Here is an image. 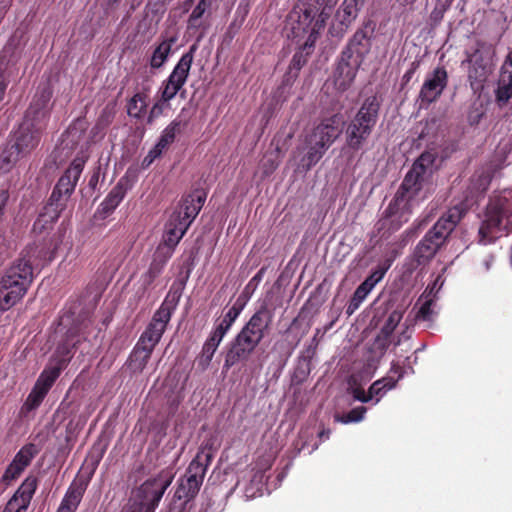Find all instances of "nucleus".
<instances>
[{
  "label": "nucleus",
  "mask_w": 512,
  "mask_h": 512,
  "mask_svg": "<svg viewBox=\"0 0 512 512\" xmlns=\"http://www.w3.org/2000/svg\"><path fill=\"white\" fill-rule=\"evenodd\" d=\"M57 243L44 237L27 245L0 280V311L15 306L27 293L40 269L55 257Z\"/></svg>",
  "instance_id": "1"
},
{
  "label": "nucleus",
  "mask_w": 512,
  "mask_h": 512,
  "mask_svg": "<svg viewBox=\"0 0 512 512\" xmlns=\"http://www.w3.org/2000/svg\"><path fill=\"white\" fill-rule=\"evenodd\" d=\"M436 159V152L424 151L413 163L395 196L385 209L384 218L391 219V223L395 224L397 228L409 221L413 202L430 177Z\"/></svg>",
  "instance_id": "2"
},
{
  "label": "nucleus",
  "mask_w": 512,
  "mask_h": 512,
  "mask_svg": "<svg viewBox=\"0 0 512 512\" xmlns=\"http://www.w3.org/2000/svg\"><path fill=\"white\" fill-rule=\"evenodd\" d=\"M273 316V311L266 303H262L256 309L237 335L228 343L224 355L223 372H228L236 364L249 359L269 333Z\"/></svg>",
  "instance_id": "3"
},
{
  "label": "nucleus",
  "mask_w": 512,
  "mask_h": 512,
  "mask_svg": "<svg viewBox=\"0 0 512 512\" xmlns=\"http://www.w3.org/2000/svg\"><path fill=\"white\" fill-rule=\"evenodd\" d=\"M206 195L200 191H194L182 197L179 205L170 215L163 234L162 242L155 251H160L163 255L173 256L176 246L186 234L190 225L202 209Z\"/></svg>",
  "instance_id": "4"
},
{
  "label": "nucleus",
  "mask_w": 512,
  "mask_h": 512,
  "mask_svg": "<svg viewBox=\"0 0 512 512\" xmlns=\"http://www.w3.org/2000/svg\"><path fill=\"white\" fill-rule=\"evenodd\" d=\"M467 211L464 203L449 208L426 232L413 251V260L417 266L425 265L434 258Z\"/></svg>",
  "instance_id": "5"
},
{
  "label": "nucleus",
  "mask_w": 512,
  "mask_h": 512,
  "mask_svg": "<svg viewBox=\"0 0 512 512\" xmlns=\"http://www.w3.org/2000/svg\"><path fill=\"white\" fill-rule=\"evenodd\" d=\"M30 113L27 111L23 122L11 135L1 153L0 169L4 172H9L21 159L29 156L40 142L42 126L30 119Z\"/></svg>",
  "instance_id": "6"
},
{
  "label": "nucleus",
  "mask_w": 512,
  "mask_h": 512,
  "mask_svg": "<svg viewBox=\"0 0 512 512\" xmlns=\"http://www.w3.org/2000/svg\"><path fill=\"white\" fill-rule=\"evenodd\" d=\"M381 101L377 95L366 97L345 129L347 147L353 152L361 150L368 142L378 122Z\"/></svg>",
  "instance_id": "7"
},
{
  "label": "nucleus",
  "mask_w": 512,
  "mask_h": 512,
  "mask_svg": "<svg viewBox=\"0 0 512 512\" xmlns=\"http://www.w3.org/2000/svg\"><path fill=\"white\" fill-rule=\"evenodd\" d=\"M344 117L335 113L321 119L312 132L306 137L308 151L304 157L307 169L316 165L323 157L328 148L342 134L344 128Z\"/></svg>",
  "instance_id": "8"
},
{
  "label": "nucleus",
  "mask_w": 512,
  "mask_h": 512,
  "mask_svg": "<svg viewBox=\"0 0 512 512\" xmlns=\"http://www.w3.org/2000/svg\"><path fill=\"white\" fill-rule=\"evenodd\" d=\"M184 285L185 282L183 281L181 282L179 289L174 290V285L171 287V290L165 300L154 312L150 322L141 333L137 344L154 351L166 331L167 325L171 320L172 313L180 300Z\"/></svg>",
  "instance_id": "9"
},
{
  "label": "nucleus",
  "mask_w": 512,
  "mask_h": 512,
  "mask_svg": "<svg viewBox=\"0 0 512 512\" xmlns=\"http://www.w3.org/2000/svg\"><path fill=\"white\" fill-rule=\"evenodd\" d=\"M512 223V200L498 195L490 198L485 218L478 231L479 243L487 245L499 237V233L508 229Z\"/></svg>",
  "instance_id": "10"
},
{
  "label": "nucleus",
  "mask_w": 512,
  "mask_h": 512,
  "mask_svg": "<svg viewBox=\"0 0 512 512\" xmlns=\"http://www.w3.org/2000/svg\"><path fill=\"white\" fill-rule=\"evenodd\" d=\"M314 21H305L304 23L293 22L288 14L286 27L290 29L293 40L299 45V50L295 52L289 64V73L295 71V76L300 69L307 63L308 57L314 50L315 43L325 27H317Z\"/></svg>",
  "instance_id": "11"
},
{
  "label": "nucleus",
  "mask_w": 512,
  "mask_h": 512,
  "mask_svg": "<svg viewBox=\"0 0 512 512\" xmlns=\"http://www.w3.org/2000/svg\"><path fill=\"white\" fill-rule=\"evenodd\" d=\"M214 454L211 448H201L190 462L185 474L179 478L174 498L184 503L194 499L203 483L207 467L211 464Z\"/></svg>",
  "instance_id": "12"
},
{
  "label": "nucleus",
  "mask_w": 512,
  "mask_h": 512,
  "mask_svg": "<svg viewBox=\"0 0 512 512\" xmlns=\"http://www.w3.org/2000/svg\"><path fill=\"white\" fill-rule=\"evenodd\" d=\"M85 163L86 158L80 156L75 157L60 176L48 199L55 207L64 210L67 208L68 201L75 191Z\"/></svg>",
  "instance_id": "13"
},
{
  "label": "nucleus",
  "mask_w": 512,
  "mask_h": 512,
  "mask_svg": "<svg viewBox=\"0 0 512 512\" xmlns=\"http://www.w3.org/2000/svg\"><path fill=\"white\" fill-rule=\"evenodd\" d=\"M338 0H298L289 12L290 19L304 23L314 21L317 27H325Z\"/></svg>",
  "instance_id": "14"
},
{
  "label": "nucleus",
  "mask_w": 512,
  "mask_h": 512,
  "mask_svg": "<svg viewBox=\"0 0 512 512\" xmlns=\"http://www.w3.org/2000/svg\"><path fill=\"white\" fill-rule=\"evenodd\" d=\"M100 459L101 456H97L95 459L92 460L90 464V470L86 476L78 474L75 477V479L71 482L60 503V506L58 508L59 511L76 512L83 498V495L89 485V482L92 479V476L94 475L99 465Z\"/></svg>",
  "instance_id": "15"
},
{
  "label": "nucleus",
  "mask_w": 512,
  "mask_h": 512,
  "mask_svg": "<svg viewBox=\"0 0 512 512\" xmlns=\"http://www.w3.org/2000/svg\"><path fill=\"white\" fill-rule=\"evenodd\" d=\"M203 37V34H201L198 38L196 43L192 44L189 47V50L184 53L175 67L173 68L172 72L166 79V82L171 85L174 89V91L178 94L180 93L181 97H185V90H183L184 85L187 82V79L190 74V69L193 63L194 54L196 53L198 49V42Z\"/></svg>",
  "instance_id": "16"
},
{
  "label": "nucleus",
  "mask_w": 512,
  "mask_h": 512,
  "mask_svg": "<svg viewBox=\"0 0 512 512\" xmlns=\"http://www.w3.org/2000/svg\"><path fill=\"white\" fill-rule=\"evenodd\" d=\"M448 85V73L444 66L436 67L426 79L419 92L422 104L429 105L438 100Z\"/></svg>",
  "instance_id": "17"
},
{
  "label": "nucleus",
  "mask_w": 512,
  "mask_h": 512,
  "mask_svg": "<svg viewBox=\"0 0 512 512\" xmlns=\"http://www.w3.org/2000/svg\"><path fill=\"white\" fill-rule=\"evenodd\" d=\"M172 482V478L164 479L161 476L146 480L139 488L141 504L146 512H154L159 505L166 489Z\"/></svg>",
  "instance_id": "18"
},
{
  "label": "nucleus",
  "mask_w": 512,
  "mask_h": 512,
  "mask_svg": "<svg viewBox=\"0 0 512 512\" xmlns=\"http://www.w3.org/2000/svg\"><path fill=\"white\" fill-rule=\"evenodd\" d=\"M374 30V24L371 21H367L357 29L342 51L348 52L350 56H354L355 59L363 62L366 56L370 53Z\"/></svg>",
  "instance_id": "19"
},
{
  "label": "nucleus",
  "mask_w": 512,
  "mask_h": 512,
  "mask_svg": "<svg viewBox=\"0 0 512 512\" xmlns=\"http://www.w3.org/2000/svg\"><path fill=\"white\" fill-rule=\"evenodd\" d=\"M362 63L348 52H341L334 73V84L338 90L346 91L351 86Z\"/></svg>",
  "instance_id": "20"
},
{
  "label": "nucleus",
  "mask_w": 512,
  "mask_h": 512,
  "mask_svg": "<svg viewBox=\"0 0 512 512\" xmlns=\"http://www.w3.org/2000/svg\"><path fill=\"white\" fill-rule=\"evenodd\" d=\"M486 48L484 42L478 41L477 48L468 55L467 62L470 64L468 70V78L471 85L474 83H482L486 80L489 69L488 62L484 59L483 50Z\"/></svg>",
  "instance_id": "21"
},
{
  "label": "nucleus",
  "mask_w": 512,
  "mask_h": 512,
  "mask_svg": "<svg viewBox=\"0 0 512 512\" xmlns=\"http://www.w3.org/2000/svg\"><path fill=\"white\" fill-rule=\"evenodd\" d=\"M366 0H344L341 7L337 10L333 28L339 27L340 33H344L357 18L359 11L364 6Z\"/></svg>",
  "instance_id": "22"
},
{
  "label": "nucleus",
  "mask_w": 512,
  "mask_h": 512,
  "mask_svg": "<svg viewBox=\"0 0 512 512\" xmlns=\"http://www.w3.org/2000/svg\"><path fill=\"white\" fill-rule=\"evenodd\" d=\"M127 192L126 184L120 179L117 184L110 190L108 195L100 203L96 210L95 216L99 219H105L119 206Z\"/></svg>",
  "instance_id": "23"
},
{
  "label": "nucleus",
  "mask_w": 512,
  "mask_h": 512,
  "mask_svg": "<svg viewBox=\"0 0 512 512\" xmlns=\"http://www.w3.org/2000/svg\"><path fill=\"white\" fill-rule=\"evenodd\" d=\"M177 34L164 33L160 37L159 44L155 47L149 60L152 69H160L168 60L172 46L177 42Z\"/></svg>",
  "instance_id": "24"
},
{
  "label": "nucleus",
  "mask_w": 512,
  "mask_h": 512,
  "mask_svg": "<svg viewBox=\"0 0 512 512\" xmlns=\"http://www.w3.org/2000/svg\"><path fill=\"white\" fill-rule=\"evenodd\" d=\"M64 209L55 207L51 202L47 201L42 212L35 220L32 231L37 235L52 230L53 225L57 222Z\"/></svg>",
  "instance_id": "25"
},
{
  "label": "nucleus",
  "mask_w": 512,
  "mask_h": 512,
  "mask_svg": "<svg viewBox=\"0 0 512 512\" xmlns=\"http://www.w3.org/2000/svg\"><path fill=\"white\" fill-rule=\"evenodd\" d=\"M67 364L68 360L64 358L56 359L54 364L51 363L44 368L34 385L48 394L61 372L67 367Z\"/></svg>",
  "instance_id": "26"
},
{
  "label": "nucleus",
  "mask_w": 512,
  "mask_h": 512,
  "mask_svg": "<svg viewBox=\"0 0 512 512\" xmlns=\"http://www.w3.org/2000/svg\"><path fill=\"white\" fill-rule=\"evenodd\" d=\"M170 258L160 251H154L150 265L141 276V285L144 291L148 290L155 280L162 274Z\"/></svg>",
  "instance_id": "27"
},
{
  "label": "nucleus",
  "mask_w": 512,
  "mask_h": 512,
  "mask_svg": "<svg viewBox=\"0 0 512 512\" xmlns=\"http://www.w3.org/2000/svg\"><path fill=\"white\" fill-rule=\"evenodd\" d=\"M224 337L225 335L221 334L214 328L211 330L209 336L202 346L201 353L197 358V365L201 370H206L209 367L215 352L217 351Z\"/></svg>",
  "instance_id": "28"
},
{
  "label": "nucleus",
  "mask_w": 512,
  "mask_h": 512,
  "mask_svg": "<svg viewBox=\"0 0 512 512\" xmlns=\"http://www.w3.org/2000/svg\"><path fill=\"white\" fill-rule=\"evenodd\" d=\"M150 87H143L141 91L135 93L127 102V113L130 117L141 119L147 111Z\"/></svg>",
  "instance_id": "29"
},
{
  "label": "nucleus",
  "mask_w": 512,
  "mask_h": 512,
  "mask_svg": "<svg viewBox=\"0 0 512 512\" xmlns=\"http://www.w3.org/2000/svg\"><path fill=\"white\" fill-rule=\"evenodd\" d=\"M38 486V479L33 475H29L25 478L16 492L10 499H15L17 504H20L22 508L28 509L33 495Z\"/></svg>",
  "instance_id": "30"
},
{
  "label": "nucleus",
  "mask_w": 512,
  "mask_h": 512,
  "mask_svg": "<svg viewBox=\"0 0 512 512\" xmlns=\"http://www.w3.org/2000/svg\"><path fill=\"white\" fill-rule=\"evenodd\" d=\"M185 126L179 119H174L163 131L155 145L156 155H161L176 139L177 135L181 133Z\"/></svg>",
  "instance_id": "31"
},
{
  "label": "nucleus",
  "mask_w": 512,
  "mask_h": 512,
  "mask_svg": "<svg viewBox=\"0 0 512 512\" xmlns=\"http://www.w3.org/2000/svg\"><path fill=\"white\" fill-rule=\"evenodd\" d=\"M152 353L153 351L136 343L128 358V365L130 369L134 373H141L148 364Z\"/></svg>",
  "instance_id": "32"
},
{
  "label": "nucleus",
  "mask_w": 512,
  "mask_h": 512,
  "mask_svg": "<svg viewBox=\"0 0 512 512\" xmlns=\"http://www.w3.org/2000/svg\"><path fill=\"white\" fill-rule=\"evenodd\" d=\"M397 384V379L391 375H387L379 380H376L368 389V394L371 395V400L376 397V403L380 398L389 390L393 389Z\"/></svg>",
  "instance_id": "33"
},
{
  "label": "nucleus",
  "mask_w": 512,
  "mask_h": 512,
  "mask_svg": "<svg viewBox=\"0 0 512 512\" xmlns=\"http://www.w3.org/2000/svg\"><path fill=\"white\" fill-rule=\"evenodd\" d=\"M239 316L238 309L230 307L221 317L214 321L213 328L226 336Z\"/></svg>",
  "instance_id": "34"
},
{
  "label": "nucleus",
  "mask_w": 512,
  "mask_h": 512,
  "mask_svg": "<svg viewBox=\"0 0 512 512\" xmlns=\"http://www.w3.org/2000/svg\"><path fill=\"white\" fill-rule=\"evenodd\" d=\"M212 0H200L196 7L193 9L192 13L190 14L187 26L188 29H199L204 28V25L201 21V18L203 17L206 10L211 6Z\"/></svg>",
  "instance_id": "35"
},
{
  "label": "nucleus",
  "mask_w": 512,
  "mask_h": 512,
  "mask_svg": "<svg viewBox=\"0 0 512 512\" xmlns=\"http://www.w3.org/2000/svg\"><path fill=\"white\" fill-rule=\"evenodd\" d=\"M35 454L36 449L34 444H27L17 452L12 462L18 467H21L24 471V469L31 463Z\"/></svg>",
  "instance_id": "36"
},
{
  "label": "nucleus",
  "mask_w": 512,
  "mask_h": 512,
  "mask_svg": "<svg viewBox=\"0 0 512 512\" xmlns=\"http://www.w3.org/2000/svg\"><path fill=\"white\" fill-rule=\"evenodd\" d=\"M46 395L47 393L45 391L34 385L22 408L27 412L37 409L43 402Z\"/></svg>",
  "instance_id": "37"
},
{
  "label": "nucleus",
  "mask_w": 512,
  "mask_h": 512,
  "mask_svg": "<svg viewBox=\"0 0 512 512\" xmlns=\"http://www.w3.org/2000/svg\"><path fill=\"white\" fill-rule=\"evenodd\" d=\"M370 292L371 291H369L361 284L356 288L346 309L348 316H351L360 307Z\"/></svg>",
  "instance_id": "38"
},
{
  "label": "nucleus",
  "mask_w": 512,
  "mask_h": 512,
  "mask_svg": "<svg viewBox=\"0 0 512 512\" xmlns=\"http://www.w3.org/2000/svg\"><path fill=\"white\" fill-rule=\"evenodd\" d=\"M367 409L364 406H358L353 409H351L348 413L343 415H337L336 420L348 424L352 422H359L364 418V415L366 413Z\"/></svg>",
  "instance_id": "39"
},
{
  "label": "nucleus",
  "mask_w": 512,
  "mask_h": 512,
  "mask_svg": "<svg viewBox=\"0 0 512 512\" xmlns=\"http://www.w3.org/2000/svg\"><path fill=\"white\" fill-rule=\"evenodd\" d=\"M114 117H115L114 107L109 104L106 105L102 109L94 128L97 130H104L112 123Z\"/></svg>",
  "instance_id": "40"
},
{
  "label": "nucleus",
  "mask_w": 512,
  "mask_h": 512,
  "mask_svg": "<svg viewBox=\"0 0 512 512\" xmlns=\"http://www.w3.org/2000/svg\"><path fill=\"white\" fill-rule=\"evenodd\" d=\"M512 98V72L508 76V83L499 85L496 89V100L499 104H506Z\"/></svg>",
  "instance_id": "41"
},
{
  "label": "nucleus",
  "mask_w": 512,
  "mask_h": 512,
  "mask_svg": "<svg viewBox=\"0 0 512 512\" xmlns=\"http://www.w3.org/2000/svg\"><path fill=\"white\" fill-rule=\"evenodd\" d=\"M402 316H403V313L401 311H399V310L392 311L389 314V316H388L387 320L385 321L383 327L381 328L380 332H382L385 335H392L395 328L401 321Z\"/></svg>",
  "instance_id": "42"
},
{
  "label": "nucleus",
  "mask_w": 512,
  "mask_h": 512,
  "mask_svg": "<svg viewBox=\"0 0 512 512\" xmlns=\"http://www.w3.org/2000/svg\"><path fill=\"white\" fill-rule=\"evenodd\" d=\"M22 472L21 467L11 462L0 479V486L3 485V487L6 488L13 480L17 479Z\"/></svg>",
  "instance_id": "43"
},
{
  "label": "nucleus",
  "mask_w": 512,
  "mask_h": 512,
  "mask_svg": "<svg viewBox=\"0 0 512 512\" xmlns=\"http://www.w3.org/2000/svg\"><path fill=\"white\" fill-rule=\"evenodd\" d=\"M388 267H378L361 283L365 288L371 291L375 285L380 282L386 274Z\"/></svg>",
  "instance_id": "44"
},
{
  "label": "nucleus",
  "mask_w": 512,
  "mask_h": 512,
  "mask_svg": "<svg viewBox=\"0 0 512 512\" xmlns=\"http://www.w3.org/2000/svg\"><path fill=\"white\" fill-rule=\"evenodd\" d=\"M169 106V104L162 99H158L153 106L150 108L149 113L147 115L146 123L148 125H152L154 121L163 115L164 110Z\"/></svg>",
  "instance_id": "45"
},
{
  "label": "nucleus",
  "mask_w": 512,
  "mask_h": 512,
  "mask_svg": "<svg viewBox=\"0 0 512 512\" xmlns=\"http://www.w3.org/2000/svg\"><path fill=\"white\" fill-rule=\"evenodd\" d=\"M158 93H159V98L162 99V101L167 102L168 104L177 95V93L174 91L173 87L171 85H169L166 82V80H164L162 82Z\"/></svg>",
  "instance_id": "46"
},
{
  "label": "nucleus",
  "mask_w": 512,
  "mask_h": 512,
  "mask_svg": "<svg viewBox=\"0 0 512 512\" xmlns=\"http://www.w3.org/2000/svg\"><path fill=\"white\" fill-rule=\"evenodd\" d=\"M390 337L391 335H385L380 332L375 338L374 347L376 350L380 351L381 354H384L390 346Z\"/></svg>",
  "instance_id": "47"
},
{
  "label": "nucleus",
  "mask_w": 512,
  "mask_h": 512,
  "mask_svg": "<svg viewBox=\"0 0 512 512\" xmlns=\"http://www.w3.org/2000/svg\"><path fill=\"white\" fill-rule=\"evenodd\" d=\"M432 300L425 301L416 314V319L430 321L432 316Z\"/></svg>",
  "instance_id": "48"
},
{
  "label": "nucleus",
  "mask_w": 512,
  "mask_h": 512,
  "mask_svg": "<svg viewBox=\"0 0 512 512\" xmlns=\"http://www.w3.org/2000/svg\"><path fill=\"white\" fill-rule=\"evenodd\" d=\"M419 65H420L419 61H413L411 63L410 68L404 73V75L402 77V86L407 85L411 81L415 72L419 68Z\"/></svg>",
  "instance_id": "49"
},
{
  "label": "nucleus",
  "mask_w": 512,
  "mask_h": 512,
  "mask_svg": "<svg viewBox=\"0 0 512 512\" xmlns=\"http://www.w3.org/2000/svg\"><path fill=\"white\" fill-rule=\"evenodd\" d=\"M352 394L354 399L363 403H367L371 400V395H369L368 392L366 393L361 387L354 388Z\"/></svg>",
  "instance_id": "50"
},
{
  "label": "nucleus",
  "mask_w": 512,
  "mask_h": 512,
  "mask_svg": "<svg viewBox=\"0 0 512 512\" xmlns=\"http://www.w3.org/2000/svg\"><path fill=\"white\" fill-rule=\"evenodd\" d=\"M27 510L26 508L23 509L20 504H17L15 499H9L2 512H26Z\"/></svg>",
  "instance_id": "51"
},
{
  "label": "nucleus",
  "mask_w": 512,
  "mask_h": 512,
  "mask_svg": "<svg viewBox=\"0 0 512 512\" xmlns=\"http://www.w3.org/2000/svg\"><path fill=\"white\" fill-rule=\"evenodd\" d=\"M388 375L393 376L398 382L404 375V369L398 363L393 362Z\"/></svg>",
  "instance_id": "52"
},
{
  "label": "nucleus",
  "mask_w": 512,
  "mask_h": 512,
  "mask_svg": "<svg viewBox=\"0 0 512 512\" xmlns=\"http://www.w3.org/2000/svg\"><path fill=\"white\" fill-rule=\"evenodd\" d=\"M7 86H8V80H7L5 71L0 68V102L4 98Z\"/></svg>",
  "instance_id": "53"
},
{
  "label": "nucleus",
  "mask_w": 512,
  "mask_h": 512,
  "mask_svg": "<svg viewBox=\"0 0 512 512\" xmlns=\"http://www.w3.org/2000/svg\"><path fill=\"white\" fill-rule=\"evenodd\" d=\"M264 271L265 269L264 268H261L253 277L252 279L249 281V283L247 284L245 290H247L248 288H250L253 284H255V286L262 280V277H263V274H264Z\"/></svg>",
  "instance_id": "54"
},
{
  "label": "nucleus",
  "mask_w": 512,
  "mask_h": 512,
  "mask_svg": "<svg viewBox=\"0 0 512 512\" xmlns=\"http://www.w3.org/2000/svg\"><path fill=\"white\" fill-rule=\"evenodd\" d=\"M160 155H156L155 146L149 151L147 156L143 160V165L149 166L157 157Z\"/></svg>",
  "instance_id": "55"
},
{
  "label": "nucleus",
  "mask_w": 512,
  "mask_h": 512,
  "mask_svg": "<svg viewBox=\"0 0 512 512\" xmlns=\"http://www.w3.org/2000/svg\"><path fill=\"white\" fill-rule=\"evenodd\" d=\"M245 304H246V302L241 301V297H239L231 307L233 309H238V312L241 314V312L243 311V309L245 307Z\"/></svg>",
  "instance_id": "56"
},
{
  "label": "nucleus",
  "mask_w": 512,
  "mask_h": 512,
  "mask_svg": "<svg viewBox=\"0 0 512 512\" xmlns=\"http://www.w3.org/2000/svg\"><path fill=\"white\" fill-rule=\"evenodd\" d=\"M330 434H331L330 429L323 428L322 430L319 431L318 437L320 438L321 441H323V440L328 439Z\"/></svg>",
  "instance_id": "57"
},
{
  "label": "nucleus",
  "mask_w": 512,
  "mask_h": 512,
  "mask_svg": "<svg viewBox=\"0 0 512 512\" xmlns=\"http://www.w3.org/2000/svg\"><path fill=\"white\" fill-rule=\"evenodd\" d=\"M416 1L417 0H396V2L402 7L413 6Z\"/></svg>",
  "instance_id": "58"
},
{
  "label": "nucleus",
  "mask_w": 512,
  "mask_h": 512,
  "mask_svg": "<svg viewBox=\"0 0 512 512\" xmlns=\"http://www.w3.org/2000/svg\"><path fill=\"white\" fill-rule=\"evenodd\" d=\"M57 512H61V511L57 510Z\"/></svg>",
  "instance_id": "59"
}]
</instances>
